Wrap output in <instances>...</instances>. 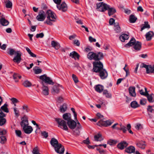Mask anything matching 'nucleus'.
Segmentation results:
<instances>
[{
	"mask_svg": "<svg viewBox=\"0 0 154 154\" xmlns=\"http://www.w3.org/2000/svg\"><path fill=\"white\" fill-rule=\"evenodd\" d=\"M93 64L92 71L98 73V75L102 79H105L107 77V72L103 68V64L100 61L94 62Z\"/></svg>",
	"mask_w": 154,
	"mask_h": 154,
	"instance_id": "1",
	"label": "nucleus"
},
{
	"mask_svg": "<svg viewBox=\"0 0 154 154\" xmlns=\"http://www.w3.org/2000/svg\"><path fill=\"white\" fill-rule=\"evenodd\" d=\"M7 53L11 56H12L13 55H15L13 59V61L14 62L17 64L20 63L22 60L21 56L22 54V53L20 51H16L13 49L8 48Z\"/></svg>",
	"mask_w": 154,
	"mask_h": 154,
	"instance_id": "2",
	"label": "nucleus"
},
{
	"mask_svg": "<svg viewBox=\"0 0 154 154\" xmlns=\"http://www.w3.org/2000/svg\"><path fill=\"white\" fill-rule=\"evenodd\" d=\"M51 145L54 148L55 151L59 154H63L64 151L63 146L60 143H59L58 140L54 138H51L50 141Z\"/></svg>",
	"mask_w": 154,
	"mask_h": 154,
	"instance_id": "3",
	"label": "nucleus"
},
{
	"mask_svg": "<svg viewBox=\"0 0 154 154\" xmlns=\"http://www.w3.org/2000/svg\"><path fill=\"white\" fill-rule=\"evenodd\" d=\"M87 57L90 60H94L95 62H99V60L102 59L103 57V55L102 53L99 52L97 53L94 52H90L87 54Z\"/></svg>",
	"mask_w": 154,
	"mask_h": 154,
	"instance_id": "4",
	"label": "nucleus"
},
{
	"mask_svg": "<svg viewBox=\"0 0 154 154\" xmlns=\"http://www.w3.org/2000/svg\"><path fill=\"white\" fill-rule=\"evenodd\" d=\"M46 13L47 15V19L44 23L50 26L52 25L53 23L56 20L54 15V14L50 10L47 11Z\"/></svg>",
	"mask_w": 154,
	"mask_h": 154,
	"instance_id": "5",
	"label": "nucleus"
},
{
	"mask_svg": "<svg viewBox=\"0 0 154 154\" xmlns=\"http://www.w3.org/2000/svg\"><path fill=\"white\" fill-rule=\"evenodd\" d=\"M55 121L58 124V127L63 130L67 131L68 128L67 127V122L64 120L59 118L54 119Z\"/></svg>",
	"mask_w": 154,
	"mask_h": 154,
	"instance_id": "6",
	"label": "nucleus"
},
{
	"mask_svg": "<svg viewBox=\"0 0 154 154\" xmlns=\"http://www.w3.org/2000/svg\"><path fill=\"white\" fill-rule=\"evenodd\" d=\"M96 5L97 9V10L101 12H104L107 10L109 6L108 5L103 2L97 3Z\"/></svg>",
	"mask_w": 154,
	"mask_h": 154,
	"instance_id": "7",
	"label": "nucleus"
},
{
	"mask_svg": "<svg viewBox=\"0 0 154 154\" xmlns=\"http://www.w3.org/2000/svg\"><path fill=\"white\" fill-rule=\"evenodd\" d=\"M141 68H145L146 69V73L149 74V73H153L154 74V65H147L144 63H142L140 66Z\"/></svg>",
	"mask_w": 154,
	"mask_h": 154,
	"instance_id": "8",
	"label": "nucleus"
},
{
	"mask_svg": "<svg viewBox=\"0 0 154 154\" xmlns=\"http://www.w3.org/2000/svg\"><path fill=\"white\" fill-rule=\"evenodd\" d=\"M112 123L110 120L104 121L102 120H100L98 122L97 124L98 126L100 127H107L110 125Z\"/></svg>",
	"mask_w": 154,
	"mask_h": 154,
	"instance_id": "9",
	"label": "nucleus"
},
{
	"mask_svg": "<svg viewBox=\"0 0 154 154\" xmlns=\"http://www.w3.org/2000/svg\"><path fill=\"white\" fill-rule=\"evenodd\" d=\"M39 79L43 82L49 84L53 85L54 84L52 80L49 77L47 76L45 74L40 76Z\"/></svg>",
	"mask_w": 154,
	"mask_h": 154,
	"instance_id": "10",
	"label": "nucleus"
},
{
	"mask_svg": "<svg viewBox=\"0 0 154 154\" xmlns=\"http://www.w3.org/2000/svg\"><path fill=\"white\" fill-rule=\"evenodd\" d=\"M46 18L45 13L42 10L39 11L38 14L37 16L36 19L39 21H43Z\"/></svg>",
	"mask_w": 154,
	"mask_h": 154,
	"instance_id": "11",
	"label": "nucleus"
},
{
	"mask_svg": "<svg viewBox=\"0 0 154 154\" xmlns=\"http://www.w3.org/2000/svg\"><path fill=\"white\" fill-rule=\"evenodd\" d=\"M63 88L62 86L59 84L54 85L52 88L51 92L53 94H58L60 91V88Z\"/></svg>",
	"mask_w": 154,
	"mask_h": 154,
	"instance_id": "12",
	"label": "nucleus"
},
{
	"mask_svg": "<svg viewBox=\"0 0 154 154\" xmlns=\"http://www.w3.org/2000/svg\"><path fill=\"white\" fill-rule=\"evenodd\" d=\"M22 121L20 123V125L23 128L28 126L29 125L28 117L26 116H24L21 119Z\"/></svg>",
	"mask_w": 154,
	"mask_h": 154,
	"instance_id": "13",
	"label": "nucleus"
},
{
	"mask_svg": "<svg viewBox=\"0 0 154 154\" xmlns=\"http://www.w3.org/2000/svg\"><path fill=\"white\" fill-rule=\"evenodd\" d=\"M67 124L69 128L72 130L74 129L77 126L76 122L72 119L67 122Z\"/></svg>",
	"mask_w": 154,
	"mask_h": 154,
	"instance_id": "14",
	"label": "nucleus"
},
{
	"mask_svg": "<svg viewBox=\"0 0 154 154\" xmlns=\"http://www.w3.org/2000/svg\"><path fill=\"white\" fill-rule=\"evenodd\" d=\"M57 8L63 12H65L67 11V7L65 2H63L61 4L57 5Z\"/></svg>",
	"mask_w": 154,
	"mask_h": 154,
	"instance_id": "15",
	"label": "nucleus"
},
{
	"mask_svg": "<svg viewBox=\"0 0 154 154\" xmlns=\"http://www.w3.org/2000/svg\"><path fill=\"white\" fill-rule=\"evenodd\" d=\"M137 146L142 149H144L146 146V144L145 142L142 140H136Z\"/></svg>",
	"mask_w": 154,
	"mask_h": 154,
	"instance_id": "16",
	"label": "nucleus"
},
{
	"mask_svg": "<svg viewBox=\"0 0 154 154\" xmlns=\"http://www.w3.org/2000/svg\"><path fill=\"white\" fill-rule=\"evenodd\" d=\"M42 84L43 86L42 88V94L45 95H48L49 94V89L48 87L44 85V84L43 82H42Z\"/></svg>",
	"mask_w": 154,
	"mask_h": 154,
	"instance_id": "17",
	"label": "nucleus"
},
{
	"mask_svg": "<svg viewBox=\"0 0 154 154\" xmlns=\"http://www.w3.org/2000/svg\"><path fill=\"white\" fill-rule=\"evenodd\" d=\"M25 133L26 134H30L33 131L32 127L30 126H27L23 128Z\"/></svg>",
	"mask_w": 154,
	"mask_h": 154,
	"instance_id": "18",
	"label": "nucleus"
},
{
	"mask_svg": "<svg viewBox=\"0 0 154 154\" xmlns=\"http://www.w3.org/2000/svg\"><path fill=\"white\" fill-rule=\"evenodd\" d=\"M63 118L64 120L67 121V122L71 120V115L70 113H66L63 114Z\"/></svg>",
	"mask_w": 154,
	"mask_h": 154,
	"instance_id": "19",
	"label": "nucleus"
},
{
	"mask_svg": "<svg viewBox=\"0 0 154 154\" xmlns=\"http://www.w3.org/2000/svg\"><path fill=\"white\" fill-rule=\"evenodd\" d=\"M134 37H132L129 42L126 44L125 46L126 48H129L131 46H133V48L135 49V41Z\"/></svg>",
	"mask_w": 154,
	"mask_h": 154,
	"instance_id": "20",
	"label": "nucleus"
},
{
	"mask_svg": "<svg viewBox=\"0 0 154 154\" xmlns=\"http://www.w3.org/2000/svg\"><path fill=\"white\" fill-rule=\"evenodd\" d=\"M107 10L108 11V14L109 16L113 15L116 12V9L114 8H110L109 5L107 8Z\"/></svg>",
	"mask_w": 154,
	"mask_h": 154,
	"instance_id": "21",
	"label": "nucleus"
},
{
	"mask_svg": "<svg viewBox=\"0 0 154 154\" xmlns=\"http://www.w3.org/2000/svg\"><path fill=\"white\" fill-rule=\"evenodd\" d=\"M154 35V33L152 31H150L147 32L145 37L147 41H150L151 40L152 37Z\"/></svg>",
	"mask_w": 154,
	"mask_h": 154,
	"instance_id": "22",
	"label": "nucleus"
},
{
	"mask_svg": "<svg viewBox=\"0 0 154 154\" xmlns=\"http://www.w3.org/2000/svg\"><path fill=\"white\" fill-rule=\"evenodd\" d=\"M128 144L126 142L123 141L119 143L117 146V147L118 148L121 149H122L125 148L128 146Z\"/></svg>",
	"mask_w": 154,
	"mask_h": 154,
	"instance_id": "23",
	"label": "nucleus"
},
{
	"mask_svg": "<svg viewBox=\"0 0 154 154\" xmlns=\"http://www.w3.org/2000/svg\"><path fill=\"white\" fill-rule=\"evenodd\" d=\"M69 55L72 58H73L75 60H76V58L79 59L80 57L79 54L75 51H73L70 53Z\"/></svg>",
	"mask_w": 154,
	"mask_h": 154,
	"instance_id": "24",
	"label": "nucleus"
},
{
	"mask_svg": "<svg viewBox=\"0 0 154 154\" xmlns=\"http://www.w3.org/2000/svg\"><path fill=\"white\" fill-rule=\"evenodd\" d=\"M142 48V43L141 42L135 40V52L140 51Z\"/></svg>",
	"mask_w": 154,
	"mask_h": 154,
	"instance_id": "25",
	"label": "nucleus"
},
{
	"mask_svg": "<svg viewBox=\"0 0 154 154\" xmlns=\"http://www.w3.org/2000/svg\"><path fill=\"white\" fill-rule=\"evenodd\" d=\"M129 38L128 34H122L119 37V39L122 42H125V40H128Z\"/></svg>",
	"mask_w": 154,
	"mask_h": 154,
	"instance_id": "26",
	"label": "nucleus"
},
{
	"mask_svg": "<svg viewBox=\"0 0 154 154\" xmlns=\"http://www.w3.org/2000/svg\"><path fill=\"white\" fill-rule=\"evenodd\" d=\"M146 96L147 97L148 100L150 103H152L154 101V94H148Z\"/></svg>",
	"mask_w": 154,
	"mask_h": 154,
	"instance_id": "27",
	"label": "nucleus"
},
{
	"mask_svg": "<svg viewBox=\"0 0 154 154\" xmlns=\"http://www.w3.org/2000/svg\"><path fill=\"white\" fill-rule=\"evenodd\" d=\"M51 45L52 46L54 47L56 50H57L60 48V45L57 42H56L54 41H52L51 42Z\"/></svg>",
	"mask_w": 154,
	"mask_h": 154,
	"instance_id": "28",
	"label": "nucleus"
},
{
	"mask_svg": "<svg viewBox=\"0 0 154 154\" xmlns=\"http://www.w3.org/2000/svg\"><path fill=\"white\" fill-rule=\"evenodd\" d=\"M130 95L132 97H135V87H130L128 88Z\"/></svg>",
	"mask_w": 154,
	"mask_h": 154,
	"instance_id": "29",
	"label": "nucleus"
},
{
	"mask_svg": "<svg viewBox=\"0 0 154 154\" xmlns=\"http://www.w3.org/2000/svg\"><path fill=\"white\" fill-rule=\"evenodd\" d=\"M125 151L128 153H133L135 152V148L134 146H131L126 149Z\"/></svg>",
	"mask_w": 154,
	"mask_h": 154,
	"instance_id": "30",
	"label": "nucleus"
},
{
	"mask_svg": "<svg viewBox=\"0 0 154 154\" xmlns=\"http://www.w3.org/2000/svg\"><path fill=\"white\" fill-rule=\"evenodd\" d=\"M0 23L3 26H7L9 24L8 20L4 18H2L0 20Z\"/></svg>",
	"mask_w": 154,
	"mask_h": 154,
	"instance_id": "31",
	"label": "nucleus"
},
{
	"mask_svg": "<svg viewBox=\"0 0 154 154\" xmlns=\"http://www.w3.org/2000/svg\"><path fill=\"white\" fill-rule=\"evenodd\" d=\"M94 138L95 140L97 141H101L103 139V138H102L101 134L100 133H98L97 135H95L94 136Z\"/></svg>",
	"mask_w": 154,
	"mask_h": 154,
	"instance_id": "32",
	"label": "nucleus"
},
{
	"mask_svg": "<svg viewBox=\"0 0 154 154\" xmlns=\"http://www.w3.org/2000/svg\"><path fill=\"white\" fill-rule=\"evenodd\" d=\"M67 109V104L65 103H63L62 106H61L60 108V110L61 112H63L66 111Z\"/></svg>",
	"mask_w": 154,
	"mask_h": 154,
	"instance_id": "33",
	"label": "nucleus"
},
{
	"mask_svg": "<svg viewBox=\"0 0 154 154\" xmlns=\"http://www.w3.org/2000/svg\"><path fill=\"white\" fill-rule=\"evenodd\" d=\"M95 89L97 92L100 93L103 90V86L100 85H97L95 86Z\"/></svg>",
	"mask_w": 154,
	"mask_h": 154,
	"instance_id": "34",
	"label": "nucleus"
},
{
	"mask_svg": "<svg viewBox=\"0 0 154 154\" xmlns=\"http://www.w3.org/2000/svg\"><path fill=\"white\" fill-rule=\"evenodd\" d=\"M114 30L116 33H118L121 32V28L118 23H116V24H115L114 26Z\"/></svg>",
	"mask_w": 154,
	"mask_h": 154,
	"instance_id": "35",
	"label": "nucleus"
},
{
	"mask_svg": "<svg viewBox=\"0 0 154 154\" xmlns=\"http://www.w3.org/2000/svg\"><path fill=\"white\" fill-rule=\"evenodd\" d=\"M150 26L148 24V22H145L144 23L143 25V26L141 28V31H142L145 28L149 29L150 28Z\"/></svg>",
	"mask_w": 154,
	"mask_h": 154,
	"instance_id": "36",
	"label": "nucleus"
},
{
	"mask_svg": "<svg viewBox=\"0 0 154 154\" xmlns=\"http://www.w3.org/2000/svg\"><path fill=\"white\" fill-rule=\"evenodd\" d=\"M7 104L6 103H5L3 106L1 107V109H2V110L5 112L7 113L8 112L9 110L8 108H7Z\"/></svg>",
	"mask_w": 154,
	"mask_h": 154,
	"instance_id": "37",
	"label": "nucleus"
},
{
	"mask_svg": "<svg viewBox=\"0 0 154 154\" xmlns=\"http://www.w3.org/2000/svg\"><path fill=\"white\" fill-rule=\"evenodd\" d=\"M6 7L7 8H11L12 6V3L9 0H6Z\"/></svg>",
	"mask_w": 154,
	"mask_h": 154,
	"instance_id": "38",
	"label": "nucleus"
},
{
	"mask_svg": "<svg viewBox=\"0 0 154 154\" xmlns=\"http://www.w3.org/2000/svg\"><path fill=\"white\" fill-rule=\"evenodd\" d=\"M103 94L105 95L107 97L110 98L111 97V94L109 93L108 91L106 90H104Z\"/></svg>",
	"mask_w": 154,
	"mask_h": 154,
	"instance_id": "39",
	"label": "nucleus"
},
{
	"mask_svg": "<svg viewBox=\"0 0 154 154\" xmlns=\"http://www.w3.org/2000/svg\"><path fill=\"white\" fill-rule=\"evenodd\" d=\"M23 85L26 87H29L31 86V83L29 82L27 80L24 82Z\"/></svg>",
	"mask_w": 154,
	"mask_h": 154,
	"instance_id": "40",
	"label": "nucleus"
},
{
	"mask_svg": "<svg viewBox=\"0 0 154 154\" xmlns=\"http://www.w3.org/2000/svg\"><path fill=\"white\" fill-rule=\"evenodd\" d=\"M6 139L5 136H2L0 137V142L2 144L4 143L6 141Z\"/></svg>",
	"mask_w": 154,
	"mask_h": 154,
	"instance_id": "41",
	"label": "nucleus"
},
{
	"mask_svg": "<svg viewBox=\"0 0 154 154\" xmlns=\"http://www.w3.org/2000/svg\"><path fill=\"white\" fill-rule=\"evenodd\" d=\"M32 153L33 154H39V150L38 149L37 146L34 148L32 150Z\"/></svg>",
	"mask_w": 154,
	"mask_h": 154,
	"instance_id": "42",
	"label": "nucleus"
},
{
	"mask_svg": "<svg viewBox=\"0 0 154 154\" xmlns=\"http://www.w3.org/2000/svg\"><path fill=\"white\" fill-rule=\"evenodd\" d=\"M6 122V120L4 118H0V126H2Z\"/></svg>",
	"mask_w": 154,
	"mask_h": 154,
	"instance_id": "43",
	"label": "nucleus"
},
{
	"mask_svg": "<svg viewBox=\"0 0 154 154\" xmlns=\"http://www.w3.org/2000/svg\"><path fill=\"white\" fill-rule=\"evenodd\" d=\"M117 143V141L113 140H110L108 141V143L110 145L116 144Z\"/></svg>",
	"mask_w": 154,
	"mask_h": 154,
	"instance_id": "44",
	"label": "nucleus"
},
{
	"mask_svg": "<svg viewBox=\"0 0 154 154\" xmlns=\"http://www.w3.org/2000/svg\"><path fill=\"white\" fill-rule=\"evenodd\" d=\"M129 21L131 23H134L135 22V16L133 15H131L129 17Z\"/></svg>",
	"mask_w": 154,
	"mask_h": 154,
	"instance_id": "45",
	"label": "nucleus"
},
{
	"mask_svg": "<svg viewBox=\"0 0 154 154\" xmlns=\"http://www.w3.org/2000/svg\"><path fill=\"white\" fill-rule=\"evenodd\" d=\"M143 128L142 125L140 123H137L136 126H135V129L139 130H141Z\"/></svg>",
	"mask_w": 154,
	"mask_h": 154,
	"instance_id": "46",
	"label": "nucleus"
},
{
	"mask_svg": "<svg viewBox=\"0 0 154 154\" xmlns=\"http://www.w3.org/2000/svg\"><path fill=\"white\" fill-rule=\"evenodd\" d=\"M72 78L74 81V82L75 83H76L79 82V80L77 77L74 75V74H73L72 75Z\"/></svg>",
	"mask_w": 154,
	"mask_h": 154,
	"instance_id": "47",
	"label": "nucleus"
},
{
	"mask_svg": "<svg viewBox=\"0 0 154 154\" xmlns=\"http://www.w3.org/2000/svg\"><path fill=\"white\" fill-rule=\"evenodd\" d=\"M23 110H26V112H28L30 111V109L29 108L28 106L25 104L23 106Z\"/></svg>",
	"mask_w": 154,
	"mask_h": 154,
	"instance_id": "48",
	"label": "nucleus"
},
{
	"mask_svg": "<svg viewBox=\"0 0 154 154\" xmlns=\"http://www.w3.org/2000/svg\"><path fill=\"white\" fill-rule=\"evenodd\" d=\"M147 101V100L146 99H142L140 100V104L141 105H145Z\"/></svg>",
	"mask_w": 154,
	"mask_h": 154,
	"instance_id": "49",
	"label": "nucleus"
},
{
	"mask_svg": "<svg viewBox=\"0 0 154 154\" xmlns=\"http://www.w3.org/2000/svg\"><path fill=\"white\" fill-rule=\"evenodd\" d=\"M41 135L45 138H46L48 136V133L45 131L42 132Z\"/></svg>",
	"mask_w": 154,
	"mask_h": 154,
	"instance_id": "50",
	"label": "nucleus"
},
{
	"mask_svg": "<svg viewBox=\"0 0 154 154\" xmlns=\"http://www.w3.org/2000/svg\"><path fill=\"white\" fill-rule=\"evenodd\" d=\"M96 149L99 152L100 154H104L105 152V151L101 148H97Z\"/></svg>",
	"mask_w": 154,
	"mask_h": 154,
	"instance_id": "51",
	"label": "nucleus"
},
{
	"mask_svg": "<svg viewBox=\"0 0 154 154\" xmlns=\"http://www.w3.org/2000/svg\"><path fill=\"white\" fill-rule=\"evenodd\" d=\"M15 133L16 135L18 137H21V132L19 130H16Z\"/></svg>",
	"mask_w": 154,
	"mask_h": 154,
	"instance_id": "52",
	"label": "nucleus"
},
{
	"mask_svg": "<svg viewBox=\"0 0 154 154\" xmlns=\"http://www.w3.org/2000/svg\"><path fill=\"white\" fill-rule=\"evenodd\" d=\"M13 78L15 82H17L18 81V75L16 73H14L13 75Z\"/></svg>",
	"mask_w": 154,
	"mask_h": 154,
	"instance_id": "53",
	"label": "nucleus"
},
{
	"mask_svg": "<svg viewBox=\"0 0 154 154\" xmlns=\"http://www.w3.org/2000/svg\"><path fill=\"white\" fill-rule=\"evenodd\" d=\"M44 36V34L43 33H41L39 34H37L36 35V37L37 38H42Z\"/></svg>",
	"mask_w": 154,
	"mask_h": 154,
	"instance_id": "54",
	"label": "nucleus"
},
{
	"mask_svg": "<svg viewBox=\"0 0 154 154\" xmlns=\"http://www.w3.org/2000/svg\"><path fill=\"white\" fill-rule=\"evenodd\" d=\"M147 110L148 111L151 113L154 112V109H152V106L150 105L148 106Z\"/></svg>",
	"mask_w": 154,
	"mask_h": 154,
	"instance_id": "55",
	"label": "nucleus"
},
{
	"mask_svg": "<svg viewBox=\"0 0 154 154\" xmlns=\"http://www.w3.org/2000/svg\"><path fill=\"white\" fill-rule=\"evenodd\" d=\"M71 110L73 112L74 114V116L75 119H77V114L75 111V109L73 108H72L71 109Z\"/></svg>",
	"mask_w": 154,
	"mask_h": 154,
	"instance_id": "56",
	"label": "nucleus"
},
{
	"mask_svg": "<svg viewBox=\"0 0 154 154\" xmlns=\"http://www.w3.org/2000/svg\"><path fill=\"white\" fill-rule=\"evenodd\" d=\"M14 113L16 116L18 117L19 115V110H17L16 108H14Z\"/></svg>",
	"mask_w": 154,
	"mask_h": 154,
	"instance_id": "57",
	"label": "nucleus"
},
{
	"mask_svg": "<svg viewBox=\"0 0 154 154\" xmlns=\"http://www.w3.org/2000/svg\"><path fill=\"white\" fill-rule=\"evenodd\" d=\"M11 100L12 101L13 104L17 103L19 102V101L16 98L13 97L11 99Z\"/></svg>",
	"mask_w": 154,
	"mask_h": 154,
	"instance_id": "58",
	"label": "nucleus"
},
{
	"mask_svg": "<svg viewBox=\"0 0 154 154\" xmlns=\"http://www.w3.org/2000/svg\"><path fill=\"white\" fill-rule=\"evenodd\" d=\"M74 44L77 46H79L80 45V43L78 40H75L74 41Z\"/></svg>",
	"mask_w": 154,
	"mask_h": 154,
	"instance_id": "59",
	"label": "nucleus"
},
{
	"mask_svg": "<svg viewBox=\"0 0 154 154\" xmlns=\"http://www.w3.org/2000/svg\"><path fill=\"white\" fill-rule=\"evenodd\" d=\"M34 72L35 74H38L42 72V70L40 69H35Z\"/></svg>",
	"mask_w": 154,
	"mask_h": 154,
	"instance_id": "60",
	"label": "nucleus"
},
{
	"mask_svg": "<svg viewBox=\"0 0 154 154\" xmlns=\"http://www.w3.org/2000/svg\"><path fill=\"white\" fill-rule=\"evenodd\" d=\"M83 142L86 144H89L90 143L88 137L85 140H83Z\"/></svg>",
	"mask_w": 154,
	"mask_h": 154,
	"instance_id": "61",
	"label": "nucleus"
},
{
	"mask_svg": "<svg viewBox=\"0 0 154 154\" xmlns=\"http://www.w3.org/2000/svg\"><path fill=\"white\" fill-rule=\"evenodd\" d=\"M57 101L59 103L62 102L63 101V98L61 97H60L57 99Z\"/></svg>",
	"mask_w": 154,
	"mask_h": 154,
	"instance_id": "62",
	"label": "nucleus"
},
{
	"mask_svg": "<svg viewBox=\"0 0 154 154\" xmlns=\"http://www.w3.org/2000/svg\"><path fill=\"white\" fill-rule=\"evenodd\" d=\"M89 40L91 42H96V39L91 36L89 37Z\"/></svg>",
	"mask_w": 154,
	"mask_h": 154,
	"instance_id": "63",
	"label": "nucleus"
},
{
	"mask_svg": "<svg viewBox=\"0 0 154 154\" xmlns=\"http://www.w3.org/2000/svg\"><path fill=\"white\" fill-rule=\"evenodd\" d=\"M7 132L6 130H0V135L2 136L5 135L6 133Z\"/></svg>",
	"mask_w": 154,
	"mask_h": 154,
	"instance_id": "64",
	"label": "nucleus"
}]
</instances>
